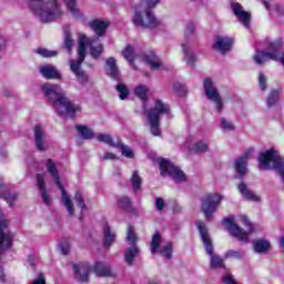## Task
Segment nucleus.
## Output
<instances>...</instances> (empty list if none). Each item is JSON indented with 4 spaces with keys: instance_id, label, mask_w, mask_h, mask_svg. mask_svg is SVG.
Listing matches in <instances>:
<instances>
[{
    "instance_id": "obj_1",
    "label": "nucleus",
    "mask_w": 284,
    "mask_h": 284,
    "mask_svg": "<svg viewBox=\"0 0 284 284\" xmlns=\"http://www.w3.org/2000/svg\"><path fill=\"white\" fill-rule=\"evenodd\" d=\"M41 90L44 97L51 101L53 110L59 116H74L75 112H81V106L70 102L59 84L45 83L42 84Z\"/></svg>"
},
{
    "instance_id": "obj_2",
    "label": "nucleus",
    "mask_w": 284,
    "mask_h": 284,
    "mask_svg": "<svg viewBox=\"0 0 284 284\" xmlns=\"http://www.w3.org/2000/svg\"><path fill=\"white\" fill-rule=\"evenodd\" d=\"M78 43V60H70V70L75 74L79 83H85V81H88V75L81 70V63L85 61V50L88 45H90L91 57L93 59H99L101 54H103V44L94 45V41L88 39L83 33H79Z\"/></svg>"
},
{
    "instance_id": "obj_3",
    "label": "nucleus",
    "mask_w": 284,
    "mask_h": 284,
    "mask_svg": "<svg viewBox=\"0 0 284 284\" xmlns=\"http://www.w3.org/2000/svg\"><path fill=\"white\" fill-rule=\"evenodd\" d=\"M30 8L42 23H50L63 17V10L57 0H29Z\"/></svg>"
},
{
    "instance_id": "obj_4",
    "label": "nucleus",
    "mask_w": 284,
    "mask_h": 284,
    "mask_svg": "<svg viewBox=\"0 0 284 284\" xmlns=\"http://www.w3.org/2000/svg\"><path fill=\"white\" fill-rule=\"evenodd\" d=\"M170 114V105L161 100H155L154 106L146 113L150 132L153 136H161V115Z\"/></svg>"
},
{
    "instance_id": "obj_5",
    "label": "nucleus",
    "mask_w": 284,
    "mask_h": 284,
    "mask_svg": "<svg viewBox=\"0 0 284 284\" xmlns=\"http://www.w3.org/2000/svg\"><path fill=\"white\" fill-rule=\"evenodd\" d=\"M45 168L55 185H58L59 190L62 192L61 202L67 209L69 216H74V204L72 203V199H70L68 192H65V189H63V184H61V175L59 174V169H57V163L54 160L48 159Z\"/></svg>"
},
{
    "instance_id": "obj_6",
    "label": "nucleus",
    "mask_w": 284,
    "mask_h": 284,
    "mask_svg": "<svg viewBox=\"0 0 284 284\" xmlns=\"http://www.w3.org/2000/svg\"><path fill=\"white\" fill-rule=\"evenodd\" d=\"M196 225H197L203 245L205 247V252L210 256L211 267L213 270L225 267L224 260L221 256L214 254V245L212 244V237H210V233L207 232V226H205V223L199 221L196 222Z\"/></svg>"
},
{
    "instance_id": "obj_7",
    "label": "nucleus",
    "mask_w": 284,
    "mask_h": 284,
    "mask_svg": "<svg viewBox=\"0 0 284 284\" xmlns=\"http://www.w3.org/2000/svg\"><path fill=\"white\" fill-rule=\"evenodd\" d=\"M242 223L246 227V231H243L241 226L234 223V217H225L223 220V224L226 226V230L232 234V236H235V239H239V241H243L244 243H247L250 239V234L254 232V226H252V223L250 220H247V216H242Z\"/></svg>"
},
{
    "instance_id": "obj_8",
    "label": "nucleus",
    "mask_w": 284,
    "mask_h": 284,
    "mask_svg": "<svg viewBox=\"0 0 284 284\" xmlns=\"http://www.w3.org/2000/svg\"><path fill=\"white\" fill-rule=\"evenodd\" d=\"M133 22L140 28H150L151 30H154V28H161V21L154 17L152 10L143 6L135 8Z\"/></svg>"
},
{
    "instance_id": "obj_9",
    "label": "nucleus",
    "mask_w": 284,
    "mask_h": 284,
    "mask_svg": "<svg viewBox=\"0 0 284 284\" xmlns=\"http://www.w3.org/2000/svg\"><path fill=\"white\" fill-rule=\"evenodd\" d=\"M160 165V172L162 176H171L175 183H183L186 181L185 173L174 163L170 162L168 159H158Z\"/></svg>"
},
{
    "instance_id": "obj_10",
    "label": "nucleus",
    "mask_w": 284,
    "mask_h": 284,
    "mask_svg": "<svg viewBox=\"0 0 284 284\" xmlns=\"http://www.w3.org/2000/svg\"><path fill=\"white\" fill-rule=\"evenodd\" d=\"M203 88L206 99L214 103L216 112L221 114V112H223V98H221V93H219V89H216V85L214 84L212 79H204Z\"/></svg>"
},
{
    "instance_id": "obj_11",
    "label": "nucleus",
    "mask_w": 284,
    "mask_h": 284,
    "mask_svg": "<svg viewBox=\"0 0 284 284\" xmlns=\"http://www.w3.org/2000/svg\"><path fill=\"white\" fill-rule=\"evenodd\" d=\"M221 201H223V196L219 193L206 194L202 197V212L206 221L212 220V215L219 210Z\"/></svg>"
},
{
    "instance_id": "obj_12",
    "label": "nucleus",
    "mask_w": 284,
    "mask_h": 284,
    "mask_svg": "<svg viewBox=\"0 0 284 284\" xmlns=\"http://www.w3.org/2000/svg\"><path fill=\"white\" fill-rule=\"evenodd\" d=\"M156 252L164 258H172V242L163 243L159 233H155L151 241V254H156Z\"/></svg>"
},
{
    "instance_id": "obj_13",
    "label": "nucleus",
    "mask_w": 284,
    "mask_h": 284,
    "mask_svg": "<svg viewBox=\"0 0 284 284\" xmlns=\"http://www.w3.org/2000/svg\"><path fill=\"white\" fill-rule=\"evenodd\" d=\"M13 236L10 230L8 229V221H0V254L10 250L12 247Z\"/></svg>"
},
{
    "instance_id": "obj_14",
    "label": "nucleus",
    "mask_w": 284,
    "mask_h": 284,
    "mask_svg": "<svg viewBox=\"0 0 284 284\" xmlns=\"http://www.w3.org/2000/svg\"><path fill=\"white\" fill-rule=\"evenodd\" d=\"M234 45V39L226 36H217L215 42L213 43V50L220 52V54H227Z\"/></svg>"
},
{
    "instance_id": "obj_15",
    "label": "nucleus",
    "mask_w": 284,
    "mask_h": 284,
    "mask_svg": "<svg viewBox=\"0 0 284 284\" xmlns=\"http://www.w3.org/2000/svg\"><path fill=\"white\" fill-rule=\"evenodd\" d=\"M73 271L75 274V278L78 281H80L81 283H88V280L90 278V272H92V268L88 263H80L73 265Z\"/></svg>"
},
{
    "instance_id": "obj_16",
    "label": "nucleus",
    "mask_w": 284,
    "mask_h": 284,
    "mask_svg": "<svg viewBox=\"0 0 284 284\" xmlns=\"http://www.w3.org/2000/svg\"><path fill=\"white\" fill-rule=\"evenodd\" d=\"M185 148H187L189 152H193L194 154H203V152H207L210 145L205 141H194V139H189L185 142Z\"/></svg>"
},
{
    "instance_id": "obj_17",
    "label": "nucleus",
    "mask_w": 284,
    "mask_h": 284,
    "mask_svg": "<svg viewBox=\"0 0 284 284\" xmlns=\"http://www.w3.org/2000/svg\"><path fill=\"white\" fill-rule=\"evenodd\" d=\"M252 152H254V150H248L235 160V171L239 176H245V174H247V160L252 156Z\"/></svg>"
},
{
    "instance_id": "obj_18",
    "label": "nucleus",
    "mask_w": 284,
    "mask_h": 284,
    "mask_svg": "<svg viewBox=\"0 0 284 284\" xmlns=\"http://www.w3.org/2000/svg\"><path fill=\"white\" fill-rule=\"evenodd\" d=\"M33 136L37 150H39L40 152L45 151V131H43L42 125L38 124L33 128Z\"/></svg>"
},
{
    "instance_id": "obj_19",
    "label": "nucleus",
    "mask_w": 284,
    "mask_h": 284,
    "mask_svg": "<svg viewBox=\"0 0 284 284\" xmlns=\"http://www.w3.org/2000/svg\"><path fill=\"white\" fill-rule=\"evenodd\" d=\"M240 194L245 199V201H251L252 203H261V196L254 193L245 182H241L237 185Z\"/></svg>"
},
{
    "instance_id": "obj_20",
    "label": "nucleus",
    "mask_w": 284,
    "mask_h": 284,
    "mask_svg": "<svg viewBox=\"0 0 284 284\" xmlns=\"http://www.w3.org/2000/svg\"><path fill=\"white\" fill-rule=\"evenodd\" d=\"M36 179L44 205H51L52 199H50V195L48 194V191L45 189V178L43 176V174H38Z\"/></svg>"
},
{
    "instance_id": "obj_21",
    "label": "nucleus",
    "mask_w": 284,
    "mask_h": 284,
    "mask_svg": "<svg viewBox=\"0 0 284 284\" xmlns=\"http://www.w3.org/2000/svg\"><path fill=\"white\" fill-rule=\"evenodd\" d=\"M182 52L184 54V61L186 65L194 68V63L196 62V54H194V52H192L190 49V42H187V40L182 42Z\"/></svg>"
},
{
    "instance_id": "obj_22",
    "label": "nucleus",
    "mask_w": 284,
    "mask_h": 284,
    "mask_svg": "<svg viewBox=\"0 0 284 284\" xmlns=\"http://www.w3.org/2000/svg\"><path fill=\"white\" fill-rule=\"evenodd\" d=\"M40 74L44 77V79H61V73L57 70V67L52 64H44L39 68Z\"/></svg>"
},
{
    "instance_id": "obj_23",
    "label": "nucleus",
    "mask_w": 284,
    "mask_h": 284,
    "mask_svg": "<svg viewBox=\"0 0 284 284\" xmlns=\"http://www.w3.org/2000/svg\"><path fill=\"white\" fill-rule=\"evenodd\" d=\"M92 272L95 276L105 277L112 276V268H110V264L103 262H97L92 268Z\"/></svg>"
},
{
    "instance_id": "obj_24",
    "label": "nucleus",
    "mask_w": 284,
    "mask_h": 284,
    "mask_svg": "<svg viewBox=\"0 0 284 284\" xmlns=\"http://www.w3.org/2000/svg\"><path fill=\"white\" fill-rule=\"evenodd\" d=\"M91 30L95 32L98 37H103L105 34V30H108L109 22L101 21V20H93L89 23Z\"/></svg>"
},
{
    "instance_id": "obj_25",
    "label": "nucleus",
    "mask_w": 284,
    "mask_h": 284,
    "mask_svg": "<svg viewBox=\"0 0 284 284\" xmlns=\"http://www.w3.org/2000/svg\"><path fill=\"white\" fill-rule=\"evenodd\" d=\"M105 70L108 72V74L112 78V79H119L120 77V71H119V67H116V59L114 58H109L106 59L105 62Z\"/></svg>"
},
{
    "instance_id": "obj_26",
    "label": "nucleus",
    "mask_w": 284,
    "mask_h": 284,
    "mask_svg": "<svg viewBox=\"0 0 284 284\" xmlns=\"http://www.w3.org/2000/svg\"><path fill=\"white\" fill-rule=\"evenodd\" d=\"M8 192V186L3 184V179L0 178V196H3L4 201H7L8 204L12 205L17 201V193L12 194H6Z\"/></svg>"
},
{
    "instance_id": "obj_27",
    "label": "nucleus",
    "mask_w": 284,
    "mask_h": 284,
    "mask_svg": "<svg viewBox=\"0 0 284 284\" xmlns=\"http://www.w3.org/2000/svg\"><path fill=\"white\" fill-rule=\"evenodd\" d=\"M142 60L151 67V70H159L160 68H163L161 60L159 57L154 55V53L144 55Z\"/></svg>"
},
{
    "instance_id": "obj_28",
    "label": "nucleus",
    "mask_w": 284,
    "mask_h": 284,
    "mask_svg": "<svg viewBox=\"0 0 284 284\" xmlns=\"http://www.w3.org/2000/svg\"><path fill=\"white\" fill-rule=\"evenodd\" d=\"M139 247L136 246H131L129 248H126V251L124 252V261L128 265H132V263H134V258H136V256H139Z\"/></svg>"
},
{
    "instance_id": "obj_29",
    "label": "nucleus",
    "mask_w": 284,
    "mask_h": 284,
    "mask_svg": "<svg viewBox=\"0 0 284 284\" xmlns=\"http://www.w3.org/2000/svg\"><path fill=\"white\" fill-rule=\"evenodd\" d=\"M118 207L124 210V212H134V206L132 205V200L128 196H120L118 199Z\"/></svg>"
},
{
    "instance_id": "obj_30",
    "label": "nucleus",
    "mask_w": 284,
    "mask_h": 284,
    "mask_svg": "<svg viewBox=\"0 0 284 284\" xmlns=\"http://www.w3.org/2000/svg\"><path fill=\"white\" fill-rule=\"evenodd\" d=\"M116 241V233L110 229L109 225L104 226V247H110Z\"/></svg>"
},
{
    "instance_id": "obj_31",
    "label": "nucleus",
    "mask_w": 284,
    "mask_h": 284,
    "mask_svg": "<svg viewBox=\"0 0 284 284\" xmlns=\"http://www.w3.org/2000/svg\"><path fill=\"white\" fill-rule=\"evenodd\" d=\"M236 20L244 26V28H250V22L252 21V14L243 9L240 13L235 14Z\"/></svg>"
},
{
    "instance_id": "obj_32",
    "label": "nucleus",
    "mask_w": 284,
    "mask_h": 284,
    "mask_svg": "<svg viewBox=\"0 0 284 284\" xmlns=\"http://www.w3.org/2000/svg\"><path fill=\"white\" fill-rule=\"evenodd\" d=\"M75 130H78V133L80 134V136H82V139H95L94 132H92V129L83 125V124H78L75 125Z\"/></svg>"
},
{
    "instance_id": "obj_33",
    "label": "nucleus",
    "mask_w": 284,
    "mask_h": 284,
    "mask_svg": "<svg viewBox=\"0 0 284 284\" xmlns=\"http://www.w3.org/2000/svg\"><path fill=\"white\" fill-rule=\"evenodd\" d=\"M253 247L257 254H264L270 250V242L265 240H257L253 243Z\"/></svg>"
},
{
    "instance_id": "obj_34",
    "label": "nucleus",
    "mask_w": 284,
    "mask_h": 284,
    "mask_svg": "<svg viewBox=\"0 0 284 284\" xmlns=\"http://www.w3.org/2000/svg\"><path fill=\"white\" fill-rule=\"evenodd\" d=\"M142 183L143 180L141 179V175H139V171H134L131 175V185L133 187V192H140Z\"/></svg>"
},
{
    "instance_id": "obj_35",
    "label": "nucleus",
    "mask_w": 284,
    "mask_h": 284,
    "mask_svg": "<svg viewBox=\"0 0 284 284\" xmlns=\"http://www.w3.org/2000/svg\"><path fill=\"white\" fill-rule=\"evenodd\" d=\"M95 139L97 141H99V143H105L106 145H110L111 148H114V140H112V135L108 134V133H98L95 134Z\"/></svg>"
},
{
    "instance_id": "obj_36",
    "label": "nucleus",
    "mask_w": 284,
    "mask_h": 284,
    "mask_svg": "<svg viewBox=\"0 0 284 284\" xmlns=\"http://www.w3.org/2000/svg\"><path fill=\"white\" fill-rule=\"evenodd\" d=\"M148 92H150V90L143 84L138 85L134 90L135 97L141 99V101H148Z\"/></svg>"
},
{
    "instance_id": "obj_37",
    "label": "nucleus",
    "mask_w": 284,
    "mask_h": 284,
    "mask_svg": "<svg viewBox=\"0 0 284 284\" xmlns=\"http://www.w3.org/2000/svg\"><path fill=\"white\" fill-rule=\"evenodd\" d=\"M243 256H245V252L235 250H229L224 254V258H234L235 261H241Z\"/></svg>"
},
{
    "instance_id": "obj_38",
    "label": "nucleus",
    "mask_w": 284,
    "mask_h": 284,
    "mask_svg": "<svg viewBox=\"0 0 284 284\" xmlns=\"http://www.w3.org/2000/svg\"><path fill=\"white\" fill-rule=\"evenodd\" d=\"M115 90L119 92V97H120L121 101H125V99H128V97H130V90L123 83H119L115 87Z\"/></svg>"
},
{
    "instance_id": "obj_39",
    "label": "nucleus",
    "mask_w": 284,
    "mask_h": 284,
    "mask_svg": "<svg viewBox=\"0 0 284 284\" xmlns=\"http://www.w3.org/2000/svg\"><path fill=\"white\" fill-rule=\"evenodd\" d=\"M220 128L224 132H234V130H236V126H234V123H232L225 118L221 119Z\"/></svg>"
},
{
    "instance_id": "obj_40",
    "label": "nucleus",
    "mask_w": 284,
    "mask_h": 284,
    "mask_svg": "<svg viewBox=\"0 0 284 284\" xmlns=\"http://www.w3.org/2000/svg\"><path fill=\"white\" fill-rule=\"evenodd\" d=\"M65 8L73 14V17H77L79 14V8L77 7V0H63Z\"/></svg>"
},
{
    "instance_id": "obj_41",
    "label": "nucleus",
    "mask_w": 284,
    "mask_h": 284,
    "mask_svg": "<svg viewBox=\"0 0 284 284\" xmlns=\"http://www.w3.org/2000/svg\"><path fill=\"white\" fill-rule=\"evenodd\" d=\"M64 48L68 50V52H72V49L74 48V40L72 39L71 32H64Z\"/></svg>"
},
{
    "instance_id": "obj_42",
    "label": "nucleus",
    "mask_w": 284,
    "mask_h": 284,
    "mask_svg": "<svg viewBox=\"0 0 284 284\" xmlns=\"http://www.w3.org/2000/svg\"><path fill=\"white\" fill-rule=\"evenodd\" d=\"M123 57L129 61L131 65H134V49L131 45H128L123 51Z\"/></svg>"
},
{
    "instance_id": "obj_43",
    "label": "nucleus",
    "mask_w": 284,
    "mask_h": 284,
    "mask_svg": "<svg viewBox=\"0 0 284 284\" xmlns=\"http://www.w3.org/2000/svg\"><path fill=\"white\" fill-rule=\"evenodd\" d=\"M36 53L40 54V57H44V58H50V57H57L59 54V52L57 51H50L45 48H38L36 49Z\"/></svg>"
},
{
    "instance_id": "obj_44",
    "label": "nucleus",
    "mask_w": 284,
    "mask_h": 284,
    "mask_svg": "<svg viewBox=\"0 0 284 284\" xmlns=\"http://www.w3.org/2000/svg\"><path fill=\"white\" fill-rule=\"evenodd\" d=\"M74 202L77 203L78 207L81 209V211L88 210V206H85V201L83 200V194L81 192H77L74 195Z\"/></svg>"
},
{
    "instance_id": "obj_45",
    "label": "nucleus",
    "mask_w": 284,
    "mask_h": 284,
    "mask_svg": "<svg viewBox=\"0 0 284 284\" xmlns=\"http://www.w3.org/2000/svg\"><path fill=\"white\" fill-rule=\"evenodd\" d=\"M122 156H125L126 159H134V151L130 149V146L125 144L120 145Z\"/></svg>"
},
{
    "instance_id": "obj_46",
    "label": "nucleus",
    "mask_w": 284,
    "mask_h": 284,
    "mask_svg": "<svg viewBox=\"0 0 284 284\" xmlns=\"http://www.w3.org/2000/svg\"><path fill=\"white\" fill-rule=\"evenodd\" d=\"M196 30V27L193 22H189L184 30V37L185 39H190V37H194V31Z\"/></svg>"
},
{
    "instance_id": "obj_47",
    "label": "nucleus",
    "mask_w": 284,
    "mask_h": 284,
    "mask_svg": "<svg viewBox=\"0 0 284 284\" xmlns=\"http://www.w3.org/2000/svg\"><path fill=\"white\" fill-rule=\"evenodd\" d=\"M276 101H278V91H272L266 100L268 108H272V105H274Z\"/></svg>"
},
{
    "instance_id": "obj_48",
    "label": "nucleus",
    "mask_w": 284,
    "mask_h": 284,
    "mask_svg": "<svg viewBox=\"0 0 284 284\" xmlns=\"http://www.w3.org/2000/svg\"><path fill=\"white\" fill-rule=\"evenodd\" d=\"M258 85L261 90L265 91L267 90V77L263 72L258 73Z\"/></svg>"
},
{
    "instance_id": "obj_49",
    "label": "nucleus",
    "mask_w": 284,
    "mask_h": 284,
    "mask_svg": "<svg viewBox=\"0 0 284 284\" xmlns=\"http://www.w3.org/2000/svg\"><path fill=\"white\" fill-rule=\"evenodd\" d=\"M230 7L234 17H236V14H240L241 11L245 10L241 3L234 1L231 2Z\"/></svg>"
},
{
    "instance_id": "obj_50",
    "label": "nucleus",
    "mask_w": 284,
    "mask_h": 284,
    "mask_svg": "<svg viewBox=\"0 0 284 284\" xmlns=\"http://www.w3.org/2000/svg\"><path fill=\"white\" fill-rule=\"evenodd\" d=\"M126 241L128 243H136V234H134V230H132V226H129L128 229Z\"/></svg>"
},
{
    "instance_id": "obj_51",
    "label": "nucleus",
    "mask_w": 284,
    "mask_h": 284,
    "mask_svg": "<svg viewBox=\"0 0 284 284\" xmlns=\"http://www.w3.org/2000/svg\"><path fill=\"white\" fill-rule=\"evenodd\" d=\"M155 210H158V212H162V210H165V201L163 199H155Z\"/></svg>"
},
{
    "instance_id": "obj_52",
    "label": "nucleus",
    "mask_w": 284,
    "mask_h": 284,
    "mask_svg": "<svg viewBox=\"0 0 284 284\" xmlns=\"http://www.w3.org/2000/svg\"><path fill=\"white\" fill-rule=\"evenodd\" d=\"M60 251L62 252V254H64V256L70 254V243L68 242L61 243Z\"/></svg>"
},
{
    "instance_id": "obj_53",
    "label": "nucleus",
    "mask_w": 284,
    "mask_h": 284,
    "mask_svg": "<svg viewBox=\"0 0 284 284\" xmlns=\"http://www.w3.org/2000/svg\"><path fill=\"white\" fill-rule=\"evenodd\" d=\"M146 3V9L150 10L152 8H156V6H159V3H161V0H145Z\"/></svg>"
},
{
    "instance_id": "obj_54",
    "label": "nucleus",
    "mask_w": 284,
    "mask_h": 284,
    "mask_svg": "<svg viewBox=\"0 0 284 284\" xmlns=\"http://www.w3.org/2000/svg\"><path fill=\"white\" fill-rule=\"evenodd\" d=\"M104 161H116L119 159V156H116V154L114 153H104L103 158Z\"/></svg>"
},
{
    "instance_id": "obj_55",
    "label": "nucleus",
    "mask_w": 284,
    "mask_h": 284,
    "mask_svg": "<svg viewBox=\"0 0 284 284\" xmlns=\"http://www.w3.org/2000/svg\"><path fill=\"white\" fill-rule=\"evenodd\" d=\"M31 284H45V277H43V275L40 274L38 278L33 281Z\"/></svg>"
},
{
    "instance_id": "obj_56",
    "label": "nucleus",
    "mask_w": 284,
    "mask_h": 284,
    "mask_svg": "<svg viewBox=\"0 0 284 284\" xmlns=\"http://www.w3.org/2000/svg\"><path fill=\"white\" fill-rule=\"evenodd\" d=\"M6 273L3 272V266H0V283H6Z\"/></svg>"
},
{
    "instance_id": "obj_57",
    "label": "nucleus",
    "mask_w": 284,
    "mask_h": 284,
    "mask_svg": "<svg viewBox=\"0 0 284 284\" xmlns=\"http://www.w3.org/2000/svg\"><path fill=\"white\" fill-rule=\"evenodd\" d=\"M275 13L281 17V14H284V8L281 6L275 7Z\"/></svg>"
},
{
    "instance_id": "obj_58",
    "label": "nucleus",
    "mask_w": 284,
    "mask_h": 284,
    "mask_svg": "<svg viewBox=\"0 0 284 284\" xmlns=\"http://www.w3.org/2000/svg\"><path fill=\"white\" fill-rule=\"evenodd\" d=\"M264 6L266 9H270V4L267 2H264Z\"/></svg>"
},
{
    "instance_id": "obj_59",
    "label": "nucleus",
    "mask_w": 284,
    "mask_h": 284,
    "mask_svg": "<svg viewBox=\"0 0 284 284\" xmlns=\"http://www.w3.org/2000/svg\"><path fill=\"white\" fill-rule=\"evenodd\" d=\"M2 214H1V211H0V219H1Z\"/></svg>"
}]
</instances>
